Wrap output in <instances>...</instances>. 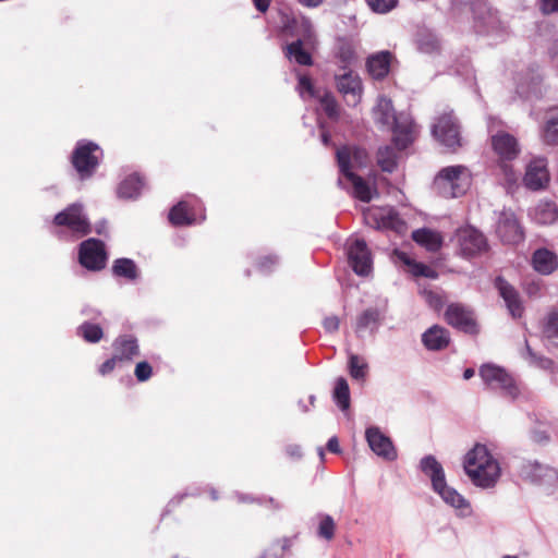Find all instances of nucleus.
I'll return each instance as SVG.
<instances>
[{
    "label": "nucleus",
    "instance_id": "obj_33",
    "mask_svg": "<svg viewBox=\"0 0 558 558\" xmlns=\"http://www.w3.org/2000/svg\"><path fill=\"white\" fill-rule=\"evenodd\" d=\"M535 220L542 225H550L558 220V208L554 203H542L535 208Z\"/></svg>",
    "mask_w": 558,
    "mask_h": 558
},
{
    "label": "nucleus",
    "instance_id": "obj_5",
    "mask_svg": "<svg viewBox=\"0 0 558 558\" xmlns=\"http://www.w3.org/2000/svg\"><path fill=\"white\" fill-rule=\"evenodd\" d=\"M480 376L492 389H500L512 399L519 395V388L512 376L505 368L494 364H484L480 368Z\"/></svg>",
    "mask_w": 558,
    "mask_h": 558
},
{
    "label": "nucleus",
    "instance_id": "obj_53",
    "mask_svg": "<svg viewBox=\"0 0 558 558\" xmlns=\"http://www.w3.org/2000/svg\"><path fill=\"white\" fill-rule=\"evenodd\" d=\"M302 25L304 27V39H306L307 41H311L312 36H313V29H312L313 27H312L311 21L307 19H304L302 22Z\"/></svg>",
    "mask_w": 558,
    "mask_h": 558
},
{
    "label": "nucleus",
    "instance_id": "obj_7",
    "mask_svg": "<svg viewBox=\"0 0 558 558\" xmlns=\"http://www.w3.org/2000/svg\"><path fill=\"white\" fill-rule=\"evenodd\" d=\"M57 226L69 228L73 233L80 236L86 235L92 231L88 218L84 214L82 204H71L65 209L57 214L53 218Z\"/></svg>",
    "mask_w": 558,
    "mask_h": 558
},
{
    "label": "nucleus",
    "instance_id": "obj_19",
    "mask_svg": "<svg viewBox=\"0 0 558 558\" xmlns=\"http://www.w3.org/2000/svg\"><path fill=\"white\" fill-rule=\"evenodd\" d=\"M495 286L512 317H521L524 310L518 291L501 277L496 279Z\"/></svg>",
    "mask_w": 558,
    "mask_h": 558
},
{
    "label": "nucleus",
    "instance_id": "obj_30",
    "mask_svg": "<svg viewBox=\"0 0 558 558\" xmlns=\"http://www.w3.org/2000/svg\"><path fill=\"white\" fill-rule=\"evenodd\" d=\"M112 272L118 277H123L130 281L138 277V269L135 263L130 258H119L114 260Z\"/></svg>",
    "mask_w": 558,
    "mask_h": 558
},
{
    "label": "nucleus",
    "instance_id": "obj_38",
    "mask_svg": "<svg viewBox=\"0 0 558 558\" xmlns=\"http://www.w3.org/2000/svg\"><path fill=\"white\" fill-rule=\"evenodd\" d=\"M339 150L348 151V171L356 167H364L367 163V153L359 147H342Z\"/></svg>",
    "mask_w": 558,
    "mask_h": 558
},
{
    "label": "nucleus",
    "instance_id": "obj_9",
    "mask_svg": "<svg viewBox=\"0 0 558 558\" xmlns=\"http://www.w3.org/2000/svg\"><path fill=\"white\" fill-rule=\"evenodd\" d=\"M335 80L338 92L344 96L348 104L355 106L361 101L363 86L357 73L343 68L342 72L335 75Z\"/></svg>",
    "mask_w": 558,
    "mask_h": 558
},
{
    "label": "nucleus",
    "instance_id": "obj_59",
    "mask_svg": "<svg viewBox=\"0 0 558 558\" xmlns=\"http://www.w3.org/2000/svg\"><path fill=\"white\" fill-rule=\"evenodd\" d=\"M539 364H541V366H543V367H547V366H549V365L551 364V361H550V360H548V359H542V360L539 361Z\"/></svg>",
    "mask_w": 558,
    "mask_h": 558
},
{
    "label": "nucleus",
    "instance_id": "obj_51",
    "mask_svg": "<svg viewBox=\"0 0 558 558\" xmlns=\"http://www.w3.org/2000/svg\"><path fill=\"white\" fill-rule=\"evenodd\" d=\"M286 452L292 459H300L302 457L301 447L298 445H289L286 448Z\"/></svg>",
    "mask_w": 558,
    "mask_h": 558
},
{
    "label": "nucleus",
    "instance_id": "obj_22",
    "mask_svg": "<svg viewBox=\"0 0 558 558\" xmlns=\"http://www.w3.org/2000/svg\"><path fill=\"white\" fill-rule=\"evenodd\" d=\"M534 269L543 275L554 272L558 267V258L556 254L547 248H538L532 257Z\"/></svg>",
    "mask_w": 558,
    "mask_h": 558
},
{
    "label": "nucleus",
    "instance_id": "obj_27",
    "mask_svg": "<svg viewBox=\"0 0 558 558\" xmlns=\"http://www.w3.org/2000/svg\"><path fill=\"white\" fill-rule=\"evenodd\" d=\"M380 322V312L377 308H367L356 319L355 331L359 336L363 331L369 329L374 330L378 327Z\"/></svg>",
    "mask_w": 558,
    "mask_h": 558
},
{
    "label": "nucleus",
    "instance_id": "obj_4",
    "mask_svg": "<svg viewBox=\"0 0 558 558\" xmlns=\"http://www.w3.org/2000/svg\"><path fill=\"white\" fill-rule=\"evenodd\" d=\"M101 156L102 151L97 144L85 141L77 143L71 161L81 180L88 179L94 174Z\"/></svg>",
    "mask_w": 558,
    "mask_h": 558
},
{
    "label": "nucleus",
    "instance_id": "obj_34",
    "mask_svg": "<svg viewBox=\"0 0 558 558\" xmlns=\"http://www.w3.org/2000/svg\"><path fill=\"white\" fill-rule=\"evenodd\" d=\"M377 163L383 171L392 172L397 167V154L390 146L380 147L377 151Z\"/></svg>",
    "mask_w": 558,
    "mask_h": 558
},
{
    "label": "nucleus",
    "instance_id": "obj_28",
    "mask_svg": "<svg viewBox=\"0 0 558 558\" xmlns=\"http://www.w3.org/2000/svg\"><path fill=\"white\" fill-rule=\"evenodd\" d=\"M286 56L289 59H293L296 63L301 65H312L313 59L310 52L303 49V40L298 39L291 44H289L286 48Z\"/></svg>",
    "mask_w": 558,
    "mask_h": 558
},
{
    "label": "nucleus",
    "instance_id": "obj_40",
    "mask_svg": "<svg viewBox=\"0 0 558 558\" xmlns=\"http://www.w3.org/2000/svg\"><path fill=\"white\" fill-rule=\"evenodd\" d=\"M367 363L360 356L352 354L349 360L350 375L354 379H364L367 373Z\"/></svg>",
    "mask_w": 558,
    "mask_h": 558
},
{
    "label": "nucleus",
    "instance_id": "obj_10",
    "mask_svg": "<svg viewBox=\"0 0 558 558\" xmlns=\"http://www.w3.org/2000/svg\"><path fill=\"white\" fill-rule=\"evenodd\" d=\"M490 146L498 161H512L521 153L517 137L506 131H497L492 134Z\"/></svg>",
    "mask_w": 558,
    "mask_h": 558
},
{
    "label": "nucleus",
    "instance_id": "obj_63",
    "mask_svg": "<svg viewBox=\"0 0 558 558\" xmlns=\"http://www.w3.org/2000/svg\"><path fill=\"white\" fill-rule=\"evenodd\" d=\"M260 558H266V556H265V555H263Z\"/></svg>",
    "mask_w": 558,
    "mask_h": 558
},
{
    "label": "nucleus",
    "instance_id": "obj_49",
    "mask_svg": "<svg viewBox=\"0 0 558 558\" xmlns=\"http://www.w3.org/2000/svg\"><path fill=\"white\" fill-rule=\"evenodd\" d=\"M339 318L337 316H329L324 319V327L328 332H335L339 329Z\"/></svg>",
    "mask_w": 558,
    "mask_h": 558
},
{
    "label": "nucleus",
    "instance_id": "obj_29",
    "mask_svg": "<svg viewBox=\"0 0 558 558\" xmlns=\"http://www.w3.org/2000/svg\"><path fill=\"white\" fill-rule=\"evenodd\" d=\"M542 335L548 341L558 343V311L551 310L542 324Z\"/></svg>",
    "mask_w": 558,
    "mask_h": 558
},
{
    "label": "nucleus",
    "instance_id": "obj_3",
    "mask_svg": "<svg viewBox=\"0 0 558 558\" xmlns=\"http://www.w3.org/2000/svg\"><path fill=\"white\" fill-rule=\"evenodd\" d=\"M470 184V172L464 166L444 168L434 180L435 191L444 198L462 196L469 190Z\"/></svg>",
    "mask_w": 558,
    "mask_h": 558
},
{
    "label": "nucleus",
    "instance_id": "obj_16",
    "mask_svg": "<svg viewBox=\"0 0 558 558\" xmlns=\"http://www.w3.org/2000/svg\"><path fill=\"white\" fill-rule=\"evenodd\" d=\"M369 448L378 457L386 460H395L397 451L389 437L385 436L378 427H369L365 433Z\"/></svg>",
    "mask_w": 558,
    "mask_h": 558
},
{
    "label": "nucleus",
    "instance_id": "obj_17",
    "mask_svg": "<svg viewBox=\"0 0 558 558\" xmlns=\"http://www.w3.org/2000/svg\"><path fill=\"white\" fill-rule=\"evenodd\" d=\"M496 232L502 242L515 244L523 239V232L515 216L510 211H502L499 216Z\"/></svg>",
    "mask_w": 558,
    "mask_h": 558
},
{
    "label": "nucleus",
    "instance_id": "obj_60",
    "mask_svg": "<svg viewBox=\"0 0 558 558\" xmlns=\"http://www.w3.org/2000/svg\"><path fill=\"white\" fill-rule=\"evenodd\" d=\"M432 299H435L436 300V304L440 303V299L433 294V293H428V301L432 303Z\"/></svg>",
    "mask_w": 558,
    "mask_h": 558
},
{
    "label": "nucleus",
    "instance_id": "obj_2",
    "mask_svg": "<svg viewBox=\"0 0 558 558\" xmlns=\"http://www.w3.org/2000/svg\"><path fill=\"white\" fill-rule=\"evenodd\" d=\"M376 123L392 128L393 143L399 149L407 148L414 140V124L412 121H398L392 101L387 97H379L373 109Z\"/></svg>",
    "mask_w": 558,
    "mask_h": 558
},
{
    "label": "nucleus",
    "instance_id": "obj_26",
    "mask_svg": "<svg viewBox=\"0 0 558 558\" xmlns=\"http://www.w3.org/2000/svg\"><path fill=\"white\" fill-rule=\"evenodd\" d=\"M396 255L399 258V260H401L404 265L410 267V271L412 272L413 276L426 277L429 279H436L438 277V272L435 269L423 263H417L411 259L404 252H396Z\"/></svg>",
    "mask_w": 558,
    "mask_h": 558
},
{
    "label": "nucleus",
    "instance_id": "obj_57",
    "mask_svg": "<svg viewBox=\"0 0 558 558\" xmlns=\"http://www.w3.org/2000/svg\"><path fill=\"white\" fill-rule=\"evenodd\" d=\"M436 48H437V44H436V43H433V44L430 45V47H429V46H427V45H426V46H424L423 44L421 45V49H422L423 51H425V52H430L432 50H434V49H436Z\"/></svg>",
    "mask_w": 558,
    "mask_h": 558
},
{
    "label": "nucleus",
    "instance_id": "obj_24",
    "mask_svg": "<svg viewBox=\"0 0 558 558\" xmlns=\"http://www.w3.org/2000/svg\"><path fill=\"white\" fill-rule=\"evenodd\" d=\"M412 239L429 252L438 251L442 245L441 235L430 229H417L412 232Z\"/></svg>",
    "mask_w": 558,
    "mask_h": 558
},
{
    "label": "nucleus",
    "instance_id": "obj_47",
    "mask_svg": "<svg viewBox=\"0 0 558 558\" xmlns=\"http://www.w3.org/2000/svg\"><path fill=\"white\" fill-rule=\"evenodd\" d=\"M298 88L301 96H303L305 93H307L310 96H314V86L312 84L311 78L306 75H302L299 77Z\"/></svg>",
    "mask_w": 558,
    "mask_h": 558
},
{
    "label": "nucleus",
    "instance_id": "obj_11",
    "mask_svg": "<svg viewBox=\"0 0 558 558\" xmlns=\"http://www.w3.org/2000/svg\"><path fill=\"white\" fill-rule=\"evenodd\" d=\"M550 180L545 158H534L526 166L523 184L531 191H539L547 187Z\"/></svg>",
    "mask_w": 558,
    "mask_h": 558
},
{
    "label": "nucleus",
    "instance_id": "obj_56",
    "mask_svg": "<svg viewBox=\"0 0 558 558\" xmlns=\"http://www.w3.org/2000/svg\"><path fill=\"white\" fill-rule=\"evenodd\" d=\"M327 448L329 451L331 452H339L340 451V448H339V441L336 437H331L328 442H327Z\"/></svg>",
    "mask_w": 558,
    "mask_h": 558
},
{
    "label": "nucleus",
    "instance_id": "obj_62",
    "mask_svg": "<svg viewBox=\"0 0 558 558\" xmlns=\"http://www.w3.org/2000/svg\"><path fill=\"white\" fill-rule=\"evenodd\" d=\"M504 558H518L517 556H505Z\"/></svg>",
    "mask_w": 558,
    "mask_h": 558
},
{
    "label": "nucleus",
    "instance_id": "obj_48",
    "mask_svg": "<svg viewBox=\"0 0 558 558\" xmlns=\"http://www.w3.org/2000/svg\"><path fill=\"white\" fill-rule=\"evenodd\" d=\"M539 9L543 14H551L558 11V0H539Z\"/></svg>",
    "mask_w": 558,
    "mask_h": 558
},
{
    "label": "nucleus",
    "instance_id": "obj_12",
    "mask_svg": "<svg viewBox=\"0 0 558 558\" xmlns=\"http://www.w3.org/2000/svg\"><path fill=\"white\" fill-rule=\"evenodd\" d=\"M348 259L356 275L367 276L371 272L372 257L364 240L355 239L349 244Z\"/></svg>",
    "mask_w": 558,
    "mask_h": 558
},
{
    "label": "nucleus",
    "instance_id": "obj_8",
    "mask_svg": "<svg viewBox=\"0 0 558 558\" xmlns=\"http://www.w3.org/2000/svg\"><path fill=\"white\" fill-rule=\"evenodd\" d=\"M78 262L84 268L92 271L104 269L107 262L104 243L93 238L83 241L80 244Z\"/></svg>",
    "mask_w": 558,
    "mask_h": 558
},
{
    "label": "nucleus",
    "instance_id": "obj_13",
    "mask_svg": "<svg viewBox=\"0 0 558 558\" xmlns=\"http://www.w3.org/2000/svg\"><path fill=\"white\" fill-rule=\"evenodd\" d=\"M348 151L338 150L337 159L341 172L353 185V194L361 202L368 203L373 196L377 193L375 189H372L361 177L356 175L352 171H348Z\"/></svg>",
    "mask_w": 558,
    "mask_h": 558
},
{
    "label": "nucleus",
    "instance_id": "obj_42",
    "mask_svg": "<svg viewBox=\"0 0 558 558\" xmlns=\"http://www.w3.org/2000/svg\"><path fill=\"white\" fill-rule=\"evenodd\" d=\"M336 524L330 515H325L319 522L318 535L327 541H331L335 536Z\"/></svg>",
    "mask_w": 558,
    "mask_h": 558
},
{
    "label": "nucleus",
    "instance_id": "obj_44",
    "mask_svg": "<svg viewBox=\"0 0 558 558\" xmlns=\"http://www.w3.org/2000/svg\"><path fill=\"white\" fill-rule=\"evenodd\" d=\"M510 161H498L499 169L504 175L505 182L507 183L508 187H512L517 184L518 181V174L512 168V166L509 165Z\"/></svg>",
    "mask_w": 558,
    "mask_h": 558
},
{
    "label": "nucleus",
    "instance_id": "obj_61",
    "mask_svg": "<svg viewBox=\"0 0 558 558\" xmlns=\"http://www.w3.org/2000/svg\"><path fill=\"white\" fill-rule=\"evenodd\" d=\"M322 141L325 145H328L329 143V135L327 133H323Z\"/></svg>",
    "mask_w": 558,
    "mask_h": 558
},
{
    "label": "nucleus",
    "instance_id": "obj_1",
    "mask_svg": "<svg viewBox=\"0 0 558 558\" xmlns=\"http://www.w3.org/2000/svg\"><path fill=\"white\" fill-rule=\"evenodd\" d=\"M463 469L475 486L492 487L501 475L499 462L486 446L476 444L464 457Z\"/></svg>",
    "mask_w": 558,
    "mask_h": 558
},
{
    "label": "nucleus",
    "instance_id": "obj_21",
    "mask_svg": "<svg viewBox=\"0 0 558 558\" xmlns=\"http://www.w3.org/2000/svg\"><path fill=\"white\" fill-rule=\"evenodd\" d=\"M392 54L389 51H379L368 57L366 65L369 74L376 80L387 76L390 69Z\"/></svg>",
    "mask_w": 558,
    "mask_h": 558
},
{
    "label": "nucleus",
    "instance_id": "obj_37",
    "mask_svg": "<svg viewBox=\"0 0 558 558\" xmlns=\"http://www.w3.org/2000/svg\"><path fill=\"white\" fill-rule=\"evenodd\" d=\"M444 501L451 507L464 512L469 510L470 505L468 500L459 494L458 490H437Z\"/></svg>",
    "mask_w": 558,
    "mask_h": 558
},
{
    "label": "nucleus",
    "instance_id": "obj_55",
    "mask_svg": "<svg viewBox=\"0 0 558 558\" xmlns=\"http://www.w3.org/2000/svg\"><path fill=\"white\" fill-rule=\"evenodd\" d=\"M298 2L306 8H317L324 2V0H298Z\"/></svg>",
    "mask_w": 558,
    "mask_h": 558
},
{
    "label": "nucleus",
    "instance_id": "obj_32",
    "mask_svg": "<svg viewBox=\"0 0 558 558\" xmlns=\"http://www.w3.org/2000/svg\"><path fill=\"white\" fill-rule=\"evenodd\" d=\"M169 220L174 226H186L194 222V218L190 214L185 202H180L171 208L169 213Z\"/></svg>",
    "mask_w": 558,
    "mask_h": 558
},
{
    "label": "nucleus",
    "instance_id": "obj_25",
    "mask_svg": "<svg viewBox=\"0 0 558 558\" xmlns=\"http://www.w3.org/2000/svg\"><path fill=\"white\" fill-rule=\"evenodd\" d=\"M114 355L119 357V361L132 360L138 355V345L135 339L131 337H120L114 343Z\"/></svg>",
    "mask_w": 558,
    "mask_h": 558
},
{
    "label": "nucleus",
    "instance_id": "obj_31",
    "mask_svg": "<svg viewBox=\"0 0 558 558\" xmlns=\"http://www.w3.org/2000/svg\"><path fill=\"white\" fill-rule=\"evenodd\" d=\"M143 186L142 180L136 174L128 177L118 187V195L121 198H134L138 196Z\"/></svg>",
    "mask_w": 558,
    "mask_h": 558
},
{
    "label": "nucleus",
    "instance_id": "obj_41",
    "mask_svg": "<svg viewBox=\"0 0 558 558\" xmlns=\"http://www.w3.org/2000/svg\"><path fill=\"white\" fill-rule=\"evenodd\" d=\"M320 104H322L323 110L330 119L339 118V106L337 104V100L335 99V97L331 94L326 93L320 98Z\"/></svg>",
    "mask_w": 558,
    "mask_h": 558
},
{
    "label": "nucleus",
    "instance_id": "obj_43",
    "mask_svg": "<svg viewBox=\"0 0 558 558\" xmlns=\"http://www.w3.org/2000/svg\"><path fill=\"white\" fill-rule=\"evenodd\" d=\"M372 11L385 14L395 9L398 4V0H365Z\"/></svg>",
    "mask_w": 558,
    "mask_h": 558
},
{
    "label": "nucleus",
    "instance_id": "obj_6",
    "mask_svg": "<svg viewBox=\"0 0 558 558\" xmlns=\"http://www.w3.org/2000/svg\"><path fill=\"white\" fill-rule=\"evenodd\" d=\"M434 136L446 147L456 149L462 145L460 125L452 111L440 114L433 125Z\"/></svg>",
    "mask_w": 558,
    "mask_h": 558
},
{
    "label": "nucleus",
    "instance_id": "obj_20",
    "mask_svg": "<svg viewBox=\"0 0 558 558\" xmlns=\"http://www.w3.org/2000/svg\"><path fill=\"white\" fill-rule=\"evenodd\" d=\"M421 470L430 478L433 488H447L444 469L435 457H424L421 460Z\"/></svg>",
    "mask_w": 558,
    "mask_h": 558
},
{
    "label": "nucleus",
    "instance_id": "obj_39",
    "mask_svg": "<svg viewBox=\"0 0 558 558\" xmlns=\"http://www.w3.org/2000/svg\"><path fill=\"white\" fill-rule=\"evenodd\" d=\"M77 333L87 342L96 343L104 337L101 327L97 324L84 323L77 328Z\"/></svg>",
    "mask_w": 558,
    "mask_h": 558
},
{
    "label": "nucleus",
    "instance_id": "obj_50",
    "mask_svg": "<svg viewBox=\"0 0 558 558\" xmlns=\"http://www.w3.org/2000/svg\"><path fill=\"white\" fill-rule=\"evenodd\" d=\"M117 361H119V357H117V355H113L111 359L104 362L99 367V373L101 375H106V374L112 372L116 367Z\"/></svg>",
    "mask_w": 558,
    "mask_h": 558
},
{
    "label": "nucleus",
    "instance_id": "obj_35",
    "mask_svg": "<svg viewBox=\"0 0 558 558\" xmlns=\"http://www.w3.org/2000/svg\"><path fill=\"white\" fill-rule=\"evenodd\" d=\"M544 140L548 144L558 143V107L550 109L548 112Z\"/></svg>",
    "mask_w": 558,
    "mask_h": 558
},
{
    "label": "nucleus",
    "instance_id": "obj_46",
    "mask_svg": "<svg viewBox=\"0 0 558 558\" xmlns=\"http://www.w3.org/2000/svg\"><path fill=\"white\" fill-rule=\"evenodd\" d=\"M532 439L539 445H544L549 440V427L542 426L532 432Z\"/></svg>",
    "mask_w": 558,
    "mask_h": 558
},
{
    "label": "nucleus",
    "instance_id": "obj_52",
    "mask_svg": "<svg viewBox=\"0 0 558 558\" xmlns=\"http://www.w3.org/2000/svg\"><path fill=\"white\" fill-rule=\"evenodd\" d=\"M525 291L530 296H537L541 293V284L534 281L530 282L526 284Z\"/></svg>",
    "mask_w": 558,
    "mask_h": 558
},
{
    "label": "nucleus",
    "instance_id": "obj_45",
    "mask_svg": "<svg viewBox=\"0 0 558 558\" xmlns=\"http://www.w3.org/2000/svg\"><path fill=\"white\" fill-rule=\"evenodd\" d=\"M134 374L138 381H146L153 374V368L147 362H140L135 366Z\"/></svg>",
    "mask_w": 558,
    "mask_h": 558
},
{
    "label": "nucleus",
    "instance_id": "obj_14",
    "mask_svg": "<svg viewBox=\"0 0 558 558\" xmlns=\"http://www.w3.org/2000/svg\"><path fill=\"white\" fill-rule=\"evenodd\" d=\"M457 239L462 255L471 257L487 248L485 236L474 228H463L457 233Z\"/></svg>",
    "mask_w": 558,
    "mask_h": 558
},
{
    "label": "nucleus",
    "instance_id": "obj_23",
    "mask_svg": "<svg viewBox=\"0 0 558 558\" xmlns=\"http://www.w3.org/2000/svg\"><path fill=\"white\" fill-rule=\"evenodd\" d=\"M422 341L428 350H441L449 344L450 338L444 327L435 325L423 333Z\"/></svg>",
    "mask_w": 558,
    "mask_h": 558
},
{
    "label": "nucleus",
    "instance_id": "obj_58",
    "mask_svg": "<svg viewBox=\"0 0 558 558\" xmlns=\"http://www.w3.org/2000/svg\"><path fill=\"white\" fill-rule=\"evenodd\" d=\"M474 376V369L473 368H466L463 373V378L464 379H470L471 377Z\"/></svg>",
    "mask_w": 558,
    "mask_h": 558
},
{
    "label": "nucleus",
    "instance_id": "obj_15",
    "mask_svg": "<svg viewBox=\"0 0 558 558\" xmlns=\"http://www.w3.org/2000/svg\"><path fill=\"white\" fill-rule=\"evenodd\" d=\"M446 320L449 325L468 333H476L477 325L471 311L462 305L451 304L445 313Z\"/></svg>",
    "mask_w": 558,
    "mask_h": 558
},
{
    "label": "nucleus",
    "instance_id": "obj_18",
    "mask_svg": "<svg viewBox=\"0 0 558 558\" xmlns=\"http://www.w3.org/2000/svg\"><path fill=\"white\" fill-rule=\"evenodd\" d=\"M367 223L376 229H391L402 232L405 228L404 222L399 218L397 213L391 209H374L366 215Z\"/></svg>",
    "mask_w": 558,
    "mask_h": 558
},
{
    "label": "nucleus",
    "instance_id": "obj_54",
    "mask_svg": "<svg viewBox=\"0 0 558 558\" xmlns=\"http://www.w3.org/2000/svg\"><path fill=\"white\" fill-rule=\"evenodd\" d=\"M270 1L271 0H253L255 8L263 13L268 10Z\"/></svg>",
    "mask_w": 558,
    "mask_h": 558
},
{
    "label": "nucleus",
    "instance_id": "obj_36",
    "mask_svg": "<svg viewBox=\"0 0 558 558\" xmlns=\"http://www.w3.org/2000/svg\"><path fill=\"white\" fill-rule=\"evenodd\" d=\"M333 399L342 411L350 407V390L347 380L339 377L336 381L333 390Z\"/></svg>",
    "mask_w": 558,
    "mask_h": 558
}]
</instances>
